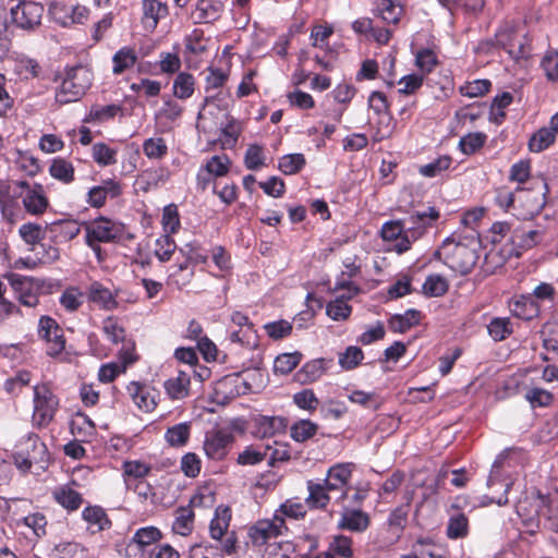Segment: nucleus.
I'll use <instances>...</instances> for the list:
<instances>
[{
	"instance_id": "obj_1",
	"label": "nucleus",
	"mask_w": 558,
	"mask_h": 558,
	"mask_svg": "<svg viewBox=\"0 0 558 558\" xmlns=\"http://www.w3.org/2000/svg\"><path fill=\"white\" fill-rule=\"evenodd\" d=\"M433 258L442 262L456 272L468 275L476 265L478 253L475 246L447 238L434 252Z\"/></svg>"
},
{
	"instance_id": "obj_2",
	"label": "nucleus",
	"mask_w": 558,
	"mask_h": 558,
	"mask_svg": "<svg viewBox=\"0 0 558 558\" xmlns=\"http://www.w3.org/2000/svg\"><path fill=\"white\" fill-rule=\"evenodd\" d=\"M93 73L83 65L72 66L65 70V75L60 87L56 92V100L60 105H66L80 100L90 87Z\"/></svg>"
},
{
	"instance_id": "obj_3",
	"label": "nucleus",
	"mask_w": 558,
	"mask_h": 558,
	"mask_svg": "<svg viewBox=\"0 0 558 558\" xmlns=\"http://www.w3.org/2000/svg\"><path fill=\"white\" fill-rule=\"evenodd\" d=\"M438 218L439 211L435 207H428L425 211H416L404 218V235L395 244V250L399 254L409 251L412 243L421 239Z\"/></svg>"
},
{
	"instance_id": "obj_4",
	"label": "nucleus",
	"mask_w": 558,
	"mask_h": 558,
	"mask_svg": "<svg viewBox=\"0 0 558 558\" xmlns=\"http://www.w3.org/2000/svg\"><path fill=\"white\" fill-rule=\"evenodd\" d=\"M44 5L32 0H21L10 8L11 23L17 28L33 33L41 25Z\"/></svg>"
},
{
	"instance_id": "obj_5",
	"label": "nucleus",
	"mask_w": 558,
	"mask_h": 558,
	"mask_svg": "<svg viewBox=\"0 0 558 558\" xmlns=\"http://www.w3.org/2000/svg\"><path fill=\"white\" fill-rule=\"evenodd\" d=\"M3 278L9 282L19 303L26 307H35L39 303L43 282L39 279L8 272Z\"/></svg>"
},
{
	"instance_id": "obj_6",
	"label": "nucleus",
	"mask_w": 558,
	"mask_h": 558,
	"mask_svg": "<svg viewBox=\"0 0 558 558\" xmlns=\"http://www.w3.org/2000/svg\"><path fill=\"white\" fill-rule=\"evenodd\" d=\"M58 407L57 396L46 384L34 387L33 422L35 425L47 426L53 420Z\"/></svg>"
},
{
	"instance_id": "obj_7",
	"label": "nucleus",
	"mask_w": 558,
	"mask_h": 558,
	"mask_svg": "<svg viewBox=\"0 0 558 558\" xmlns=\"http://www.w3.org/2000/svg\"><path fill=\"white\" fill-rule=\"evenodd\" d=\"M86 235L85 241L87 245L90 242H114L122 238L124 227L122 223L112 221L105 217H99L89 223H84Z\"/></svg>"
},
{
	"instance_id": "obj_8",
	"label": "nucleus",
	"mask_w": 558,
	"mask_h": 558,
	"mask_svg": "<svg viewBox=\"0 0 558 558\" xmlns=\"http://www.w3.org/2000/svg\"><path fill=\"white\" fill-rule=\"evenodd\" d=\"M38 336L46 342V353L56 357L65 349V337L63 329L50 316H41L38 323Z\"/></svg>"
},
{
	"instance_id": "obj_9",
	"label": "nucleus",
	"mask_w": 558,
	"mask_h": 558,
	"mask_svg": "<svg viewBox=\"0 0 558 558\" xmlns=\"http://www.w3.org/2000/svg\"><path fill=\"white\" fill-rule=\"evenodd\" d=\"M368 106L378 116L376 122L378 140L389 137L392 134L393 125L386 95L381 92H373L368 97Z\"/></svg>"
},
{
	"instance_id": "obj_10",
	"label": "nucleus",
	"mask_w": 558,
	"mask_h": 558,
	"mask_svg": "<svg viewBox=\"0 0 558 558\" xmlns=\"http://www.w3.org/2000/svg\"><path fill=\"white\" fill-rule=\"evenodd\" d=\"M233 441L234 436L232 433L223 429H216L206 433L203 448L207 458L215 461H221L229 453Z\"/></svg>"
},
{
	"instance_id": "obj_11",
	"label": "nucleus",
	"mask_w": 558,
	"mask_h": 558,
	"mask_svg": "<svg viewBox=\"0 0 558 558\" xmlns=\"http://www.w3.org/2000/svg\"><path fill=\"white\" fill-rule=\"evenodd\" d=\"M284 519L275 513L272 520L258 521L248 531V536L255 546H263L269 539L275 538L287 531Z\"/></svg>"
},
{
	"instance_id": "obj_12",
	"label": "nucleus",
	"mask_w": 558,
	"mask_h": 558,
	"mask_svg": "<svg viewBox=\"0 0 558 558\" xmlns=\"http://www.w3.org/2000/svg\"><path fill=\"white\" fill-rule=\"evenodd\" d=\"M134 343H128L122 347L119 352V360L121 363H108L104 364L98 372V378L101 383H111L116 379L118 375L124 373L129 365L133 364L136 361V355L134 354Z\"/></svg>"
},
{
	"instance_id": "obj_13",
	"label": "nucleus",
	"mask_w": 558,
	"mask_h": 558,
	"mask_svg": "<svg viewBox=\"0 0 558 558\" xmlns=\"http://www.w3.org/2000/svg\"><path fill=\"white\" fill-rule=\"evenodd\" d=\"M126 391L140 410L149 413L156 409L158 391L154 387L138 381H131L126 386Z\"/></svg>"
},
{
	"instance_id": "obj_14",
	"label": "nucleus",
	"mask_w": 558,
	"mask_h": 558,
	"mask_svg": "<svg viewBox=\"0 0 558 558\" xmlns=\"http://www.w3.org/2000/svg\"><path fill=\"white\" fill-rule=\"evenodd\" d=\"M17 184L24 190L22 193V202L25 210L32 215L45 213L49 202L43 191V186L39 184L31 186L26 181H20Z\"/></svg>"
},
{
	"instance_id": "obj_15",
	"label": "nucleus",
	"mask_w": 558,
	"mask_h": 558,
	"mask_svg": "<svg viewBox=\"0 0 558 558\" xmlns=\"http://www.w3.org/2000/svg\"><path fill=\"white\" fill-rule=\"evenodd\" d=\"M352 469L351 464H337L328 470L327 477L324 481V485L331 493H339L336 501H340L347 498L348 492L345 486L351 477Z\"/></svg>"
},
{
	"instance_id": "obj_16",
	"label": "nucleus",
	"mask_w": 558,
	"mask_h": 558,
	"mask_svg": "<svg viewBox=\"0 0 558 558\" xmlns=\"http://www.w3.org/2000/svg\"><path fill=\"white\" fill-rule=\"evenodd\" d=\"M46 232L51 243H66L76 238L81 232V225L76 220L62 219L46 225Z\"/></svg>"
},
{
	"instance_id": "obj_17",
	"label": "nucleus",
	"mask_w": 558,
	"mask_h": 558,
	"mask_svg": "<svg viewBox=\"0 0 558 558\" xmlns=\"http://www.w3.org/2000/svg\"><path fill=\"white\" fill-rule=\"evenodd\" d=\"M287 428V420L282 416L258 415L254 418V436L269 438L281 434Z\"/></svg>"
},
{
	"instance_id": "obj_18",
	"label": "nucleus",
	"mask_w": 558,
	"mask_h": 558,
	"mask_svg": "<svg viewBox=\"0 0 558 558\" xmlns=\"http://www.w3.org/2000/svg\"><path fill=\"white\" fill-rule=\"evenodd\" d=\"M511 314L524 320H531L539 315V304L532 295L522 294L513 299L510 304Z\"/></svg>"
},
{
	"instance_id": "obj_19",
	"label": "nucleus",
	"mask_w": 558,
	"mask_h": 558,
	"mask_svg": "<svg viewBox=\"0 0 558 558\" xmlns=\"http://www.w3.org/2000/svg\"><path fill=\"white\" fill-rule=\"evenodd\" d=\"M143 17L144 27L154 31L159 21L168 15V7L160 0H143Z\"/></svg>"
},
{
	"instance_id": "obj_20",
	"label": "nucleus",
	"mask_w": 558,
	"mask_h": 558,
	"mask_svg": "<svg viewBox=\"0 0 558 558\" xmlns=\"http://www.w3.org/2000/svg\"><path fill=\"white\" fill-rule=\"evenodd\" d=\"M62 9L60 3H52L49 8V13L53 17L56 22L63 26H68L70 24H83L88 19L89 11L84 5H75L69 9V14H64V16H59L58 11Z\"/></svg>"
},
{
	"instance_id": "obj_21",
	"label": "nucleus",
	"mask_w": 558,
	"mask_h": 558,
	"mask_svg": "<svg viewBox=\"0 0 558 558\" xmlns=\"http://www.w3.org/2000/svg\"><path fill=\"white\" fill-rule=\"evenodd\" d=\"M191 377L189 373L179 371L175 377L167 379L163 384L167 395L173 400L189 396Z\"/></svg>"
},
{
	"instance_id": "obj_22",
	"label": "nucleus",
	"mask_w": 558,
	"mask_h": 558,
	"mask_svg": "<svg viewBox=\"0 0 558 558\" xmlns=\"http://www.w3.org/2000/svg\"><path fill=\"white\" fill-rule=\"evenodd\" d=\"M369 525V518L367 513L361 510L344 509L341 519L338 523V527L342 530H349L353 532H363Z\"/></svg>"
},
{
	"instance_id": "obj_23",
	"label": "nucleus",
	"mask_w": 558,
	"mask_h": 558,
	"mask_svg": "<svg viewBox=\"0 0 558 558\" xmlns=\"http://www.w3.org/2000/svg\"><path fill=\"white\" fill-rule=\"evenodd\" d=\"M231 521V510L227 506H218L215 517L210 521L209 532L214 539L221 541L225 534L229 533Z\"/></svg>"
},
{
	"instance_id": "obj_24",
	"label": "nucleus",
	"mask_w": 558,
	"mask_h": 558,
	"mask_svg": "<svg viewBox=\"0 0 558 558\" xmlns=\"http://www.w3.org/2000/svg\"><path fill=\"white\" fill-rule=\"evenodd\" d=\"M422 314L416 310H408L404 314L392 315L388 320L389 329L403 333L420 324Z\"/></svg>"
},
{
	"instance_id": "obj_25",
	"label": "nucleus",
	"mask_w": 558,
	"mask_h": 558,
	"mask_svg": "<svg viewBox=\"0 0 558 558\" xmlns=\"http://www.w3.org/2000/svg\"><path fill=\"white\" fill-rule=\"evenodd\" d=\"M88 299L100 307L111 311L118 307V302L112 292L99 282H93L88 288Z\"/></svg>"
},
{
	"instance_id": "obj_26",
	"label": "nucleus",
	"mask_w": 558,
	"mask_h": 558,
	"mask_svg": "<svg viewBox=\"0 0 558 558\" xmlns=\"http://www.w3.org/2000/svg\"><path fill=\"white\" fill-rule=\"evenodd\" d=\"M308 496L305 499L307 506L313 509H324L329 504L330 490L322 483L307 482Z\"/></svg>"
},
{
	"instance_id": "obj_27",
	"label": "nucleus",
	"mask_w": 558,
	"mask_h": 558,
	"mask_svg": "<svg viewBox=\"0 0 558 558\" xmlns=\"http://www.w3.org/2000/svg\"><path fill=\"white\" fill-rule=\"evenodd\" d=\"M52 495L54 500L68 511H75L83 504L82 495L65 485L57 487Z\"/></svg>"
},
{
	"instance_id": "obj_28",
	"label": "nucleus",
	"mask_w": 558,
	"mask_h": 558,
	"mask_svg": "<svg viewBox=\"0 0 558 558\" xmlns=\"http://www.w3.org/2000/svg\"><path fill=\"white\" fill-rule=\"evenodd\" d=\"M327 369V362L325 359H315L302 366L296 373V379L301 384H310L319 379Z\"/></svg>"
},
{
	"instance_id": "obj_29",
	"label": "nucleus",
	"mask_w": 558,
	"mask_h": 558,
	"mask_svg": "<svg viewBox=\"0 0 558 558\" xmlns=\"http://www.w3.org/2000/svg\"><path fill=\"white\" fill-rule=\"evenodd\" d=\"M82 517L90 526L96 527L93 533L108 530L111 526L110 519L100 506L86 507L82 512Z\"/></svg>"
},
{
	"instance_id": "obj_30",
	"label": "nucleus",
	"mask_w": 558,
	"mask_h": 558,
	"mask_svg": "<svg viewBox=\"0 0 558 558\" xmlns=\"http://www.w3.org/2000/svg\"><path fill=\"white\" fill-rule=\"evenodd\" d=\"M409 512L410 502H407L393 509L389 514L388 527L398 538L407 526Z\"/></svg>"
},
{
	"instance_id": "obj_31",
	"label": "nucleus",
	"mask_w": 558,
	"mask_h": 558,
	"mask_svg": "<svg viewBox=\"0 0 558 558\" xmlns=\"http://www.w3.org/2000/svg\"><path fill=\"white\" fill-rule=\"evenodd\" d=\"M555 132L549 126L541 128L529 140V149L532 153H541L555 143Z\"/></svg>"
},
{
	"instance_id": "obj_32",
	"label": "nucleus",
	"mask_w": 558,
	"mask_h": 558,
	"mask_svg": "<svg viewBox=\"0 0 558 558\" xmlns=\"http://www.w3.org/2000/svg\"><path fill=\"white\" fill-rule=\"evenodd\" d=\"M175 514L172 523L173 532L182 536L189 535L193 530V510L190 507H180L177 509Z\"/></svg>"
},
{
	"instance_id": "obj_33",
	"label": "nucleus",
	"mask_w": 558,
	"mask_h": 558,
	"mask_svg": "<svg viewBox=\"0 0 558 558\" xmlns=\"http://www.w3.org/2000/svg\"><path fill=\"white\" fill-rule=\"evenodd\" d=\"M195 90V78L187 72H180L173 81V95L179 99L190 98Z\"/></svg>"
},
{
	"instance_id": "obj_34",
	"label": "nucleus",
	"mask_w": 558,
	"mask_h": 558,
	"mask_svg": "<svg viewBox=\"0 0 558 558\" xmlns=\"http://www.w3.org/2000/svg\"><path fill=\"white\" fill-rule=\"evenodd\" d=\"M136 61L137 56L135 50L130 47H123L120 50H118L112 58V72L114 74H121L125 70L131 69L136 63Z\"/></svg>"
},
{
	"instance_id": "obj_35",
	"label": "nucleus",
	"mask_w": 558,
	"mask_h": 558,
	"mask_svg": "<svg viewBox=\"0 0 558 558\" xmlns=\"http://www.w3.org/2000/svg\"><path fill=\"white\" fill-rule=\"evenodd\" d=\"M49 173L52 178L64 184H69L74 180V167L70 161L63 158H56L51 161Z\"/></svg>"
},
{
	"instance_id": "obj_36",
	"label": "nucleus",
	"mask_w": 558,
	"mask_h": 558,
	"mask_svg": "<svg viewBox=\"0 0 558 558\" xmlns=\"http://www.w3.org/2000/svg\"><path fill=\"white\" fill-rule=\"evenodd\" d=\"M102 331L112 343L123 342V347L131 341H125L126 331L120 320L116 317H107L102 322Z\"/></svg>"
},
{
	"instance_id": "obj_37",
	"label": "nucleus",
	"mask_w": 558,
	"mask_h": 558,
	"mask_svg": "<svg viewBox=\"0 0 558 558\" xmlns=\"http://www.w3.org/2000/svg\"><path fill=\"white\" fill-rule=\"evenodd\" d=\"M198 20L203 23L216 21L220 16L222 3L217 0H199L196 5Z\"/></svg>"
},
{
	"instance_id": "obj_38",
	"label": "nucleus",
	"mask_w": 558,
	"mask_h": 558,
	"mask_svg": "<svg viewBox=\"0 0 558 558\" xmlns=\"http://www.w3.org/2000/svg\"><path fill=\"white\" fill-rule=\"evenodd\" d=\"M194 276V268L187 264V262L179 263L172 267V271L169 275V280L178 289H182L187 286Z\"/></svg>"
},
{
	"instance_id": "obj_39",
	"label": "nucleus",
	"mask_w": 558,
	"mask_h": 558,
	"mask_svg": "<svg viewBox=\"0 0 558 558\" xmlns=\"http://www.w3.org/2000/svg\"><path fill=\"white\" fill-rule=\"evenodd\" d=\"M19 233L24 242L29 245L40 244L43 240L48 238L46 227L41 228L40 225L32 222L22 225L20 227Z\"/></svg>"
},
{
	"instance_id": "obj_40",
	"label": "nucleus",
	"mask_w": 558,
	"mask_h": 558,
	"mask_svg": "<svg viewBox=\"0 0 558 558\" xmlns=\"http://www.w3.org/2000/svg\"><path fill=\"white\" fill-rule=\"evenodd\" d=\"M487 330L495 341H502L513 332L510 318L508 317L493 318L487 326Z\"/></svg>"
},
{
	"instance_id": "obj_41",
	"label": "nucleus",
	"mask_w": 558,
	"mask_h": 558,
	"mask_svg": "<svg viewBox=\"0 0 558 558\" xmlns=\"http://www.w3.org/2000/svg\"><path fill=\"white\" fill-rule=\"evenodd\" d=\"M496 45L505 49L508 53L517 41L515 25L512 23H504L495 34Z\"/></svg>"
},
{
	"instance_id": "obj_42",
	"label": "nucleus",
	"mask_w": 558,
	"mask_h": 558,
	"mask_svg": "<svg viewBox=\"0 0 558 558\" xmlns=\"http://www.w3.org/2000/svg\"><path fill=\"white\" fill-rule=\"evenodd\" d=\"M190 430L191 426L189 423H180L169 427L165 434V438L170 446L181 447L189 440Z\"/></svg>"
},
{
	"instance_id": "obj_43",
	"label": "nucleus",
	"mask_w": 558,
	"mask_h": 558,
	"mask_svg": "<svg viewBox=\"0 0 558 558\" xmlns=\"http://www.w3.org/2000/svg\"><path fill=\"white\" fill-rule=\"evenodd\" d=\"M542 238V231L539 230H514L511 240L519 248L529 250L535 246Z\"/></svg>"
},
{
	"instance_id": "obj_44",
	"label": "nucleus",
	"mask_w": 558,
	"mask_h": 558,
	"mask_svg": "<svg viewBox=\"0 0 558 558\" xmlns=\"http://www.w3.org/2000/svg\"><path fill=\"white\" fill-rule=\"evenodd\" d=\"M318 426L310 420H300L291 426V437L298 442H304L317 433Z\"/></svg>"
},
{
	"instance_id": "obj_45",
	"label": "nucleus",
	"mask_w": 558,
	"mask_h": 558,
	"mask_svg": "<svg viewBox=\"0 0 558 558\" xmlns=\"http://www.w3.org/2000/svg\"><path fill=\"white\" fill-rule=\"evenodd\" d=\"M423 293L429 298L441 296L448 291V282L440 275H430L423 283Z\"/></svg>"
},
{
	"instance_id": "obj_46",
	"label": "nucleus",
	"mask_w": 558,
	"mask_h": 558,
	"mask_svg": "<svg viewBox=\"0 0 558 558\" xmlns=\"http://www.w3.org/2000/svg\"><path fill=\"white\" fill-rule=\"evenodd\" d=\"M143 151L149 159H161L168 154V146L162 137H150L144 141Z\"/></svg>"
},
{
	"instance_id": "obj_47",
	"label": "nucleus",
	"mask_w": 558,
	"mask_h": 558,
	"mask_svg": "<svg viewBox=\"0 0 558 558\" xmlns=\"http://www.w3.org/2000/svg\"><path fill=\"white\" fill-rule=\"evenodd\" d=\"M301 356L298 352L278 355L274 362L275 373L281 375L289 374L299 365Z\"/></svg>"
},
{
	"instance_id": "obj_48",
	"label": "nucleus",
	"mask_w": 558,
	"mask_h": 558,
	"mask_svg": "<svg viewBox=\"0 0 558 558\" xmlns=\"http://www.w3.org/2000/svg\"><path fill=\"white\" fill-rule=\"evenodd\" d=\"M93 158L100 166H110L117 162V150L105 143H96L93 146Z\"/></svg>"
},
{
	"instance_id": "obj_49",
	"label": "nucleus",
	"mask_w": 558,
	"mask_h": 558,
	"mask_svg": "<svg viewBox=\"0 0 558 558\" xmlns=\"http://www.w3.org/2000/svg\"><path fill=\"white\" fill-rule=\"evenodd\" d=\"M229 73L220 69L209 66L205 77V93L209 94L211 90L221 88L227 83Z\"/></svg>"
},
{
	"instance_id": "obj_50",
	"label": "nucleus",
	"mask_w": 558,
	"mask_h": 558,
	"mask_svg": "<svg viewBox=\"0 0 558 558\" xmlns=\"http://www.w3.org/2000/svg\"><path fill=\"white\" fill-rule=\"evenodd\" d=\"M121 111L122 107L120 105L94 106L89 111L87 121L105 122L113 119Z\"/></svg>"
},
{
	"instance_id": "obj_51",
	"label": "nucleus",
	"mask_w": 558,
	"mask_h": 558,
	"mask_svg": "<svg viewBox=\"0 0 558 558\" xmlns=\"http://www.w3.org/2000/svg\"><path fill=\"white\" fill-rule=\"evenodd\" d=\"M469 520L465 514L460 513L450 518L447 525V536L456 539L466 536Z\"/></svg>"
},
{
	"instance_id": "obj_52",
	"label": "nucleus",
	"mask_w": 558,
	"mask_h": 558,
	"mask_svg": "<svg viewBox=\"0 0 558 558\" xmlns=\"http://www.w3.org/2000/svg\"><path fill=\"white\" fill-rule=\"evenodd\" d=\"M451 162V157L441 156L427 165L421 166L418 171L423 177L434 178L447 170Z\"/></svg>"
},
{
	"instance_id": "obj_53",
	"label": "nucleus",
	"mask_w": 558,
	"mask_h": 558,
	"mask_svg": "<svg viewBox=\"0 0 558 558\" xmlns=\"http://www.w3.org/2000/svg\"><path fill=\"white\" fill-rule=\"evenodd\" d=\"M177 245L170 234H165L156 240L155 255L160 262L170 260Z\"/></svg>"
},
{
	"instance_id": "obj_54",
	"label": "nucleus",
	"mask_w": 558,
	"mask_h": 558,
	"mask_svg": "<svg viewBox=\"0 0 558 558\" xmlns=\"http://www.w3.org/2000/svg\"><path fill=\"white\" fill-rule=\"evenodd\" d=\"M268 450H270V446H266L264 450L248 446L239 454L238 463L241 465H255L266 458Z\"/></svg>"
},
{
	"instance_id": "obj_55",
	"label": "nucleus",
	"mask_w": 558,
	"mask_h": 558,
	"mask_svg": "<svg viewBox=\"0 0 558 558\" xmlns=\"http://www.w3.org/2000/svg\"><path fill=\"white\" fill-rule=\"evenodd\" d=\"M231 161L227 155L213 156L207 161L205 171L207 174H211L214 177H222L228 173Z\"/></svg>"
},
{
	"instance_id": "obj_56",
	"label": "nucleus",
	"mask_w": 558,
	"mask_h": 558,
	"mask_svg": "<svg viewBox=\"0 0 558 558\" xmlns=\"http://www.w3.org/2000/svg\"><path fill=\"white\" fill-rule=\"evenodd\" d=\"M363 351L355 345L348 347L339 356V364L344 369L355 368L363 360Z\"/></svg>"
},
{
	"instance_id": "obj_57",
	"label": "nucleus",
	"mask_w": 558,
	"mask_h": 558,
	"mask_svg": "<svg viewBox=\"0 0 558 558\" xmlns=\"http://www.w3.org/2000/svg\"><path fill=\"white\" fill-rule=\"evenodd\" d=\"M305 165V158L302 154H290L283 156L279 161V169L284 174H294Z\"/></svg>"
},
{
	"instance_id": "obj_58",
	"label": "nucleus",
	"mask_w": 558,
	"mask_h": 558,
	"mask_svg": "<svg viewBox=\"0 0 558 558\" xmlns=\"http://www.w3.org/2000/svg\"><path fill=\"white\" fill-rule=\"evenodd\" d=\"M276 513L281 515L283 519L284 517H288L294 520H299L305 517L306 509L302 502L288 499L280 506Z\"/></svg>"
},
{
	"instance_id": "obj_59",
	"label": "nucleus",
	"mask_w": 558,
	"mask_h": 558,
	"mask_svg": "<svg viewBox=\"0 0 558 558\" xmlns=\"http://www.w3.org/2000/svg\"><path fill=\"white\" fill-rule=\"evenodd\" d=\"M380 234L385 241H396V243L400 242L404 235L403 219L384 223Z\"/></svg>"
},
{
	"instance_id": "obj_60",
	"label": "nucleus",
	"mask_w": 558,
	"mask_h": 558,
	"mask_svg": "<svg viewBox=\"0 0 558 558\" xmlns=\"http://www.w3.org/2000/svg\"><path fill=\"white\" fill-rule=\"evenodd\" d=\"M485 140L486 136L482 133H469L461 137L459 147L463 154L471 155L484 145Z\"/></svg>"
},
{
	"instance_id": "obj_61",
	"label": "nucleus",
	"mask_w": 558,
	"mask_h": 558,
	"mask_svg": "<svg viewBox=\"0 0 558 558\" xmlns=\"http://www.w3.org/2000/svg\"><path fill=\"white\" fill-rule=\"evenodd\" d=\"M161 538V532L154 526L142 527L133 536V542L140 547L148 546Z\"/></svg>"
},
{
	"instance_id": "obj_62",
	"label": "nucleus",
	"mask_w": 558,
	"mask_h": 558,
	"mask_svg": "<svg viewBox=\"0 0 558 558\" xmlns=\"http://www.w3.org/2000/svg\"><path fill=\"white\" fill-rule=\"evenodd\" d=\"M179 252L185 257L184 262L191 264H201L207 260V255L197 243H187L179 248Z\"/></svg>"
},
{
	"instance_id": "obj_63",
	"label": "nucleus",
	"mask_w": 558,
	"mask_h": 558,
	"mask_svg": "<svg viewBox=\"0 0 558 558\" xmlns=\"http://www.w3.org/2000/svg\"><path fill=\"white\" fill-rule=\"evenodd\" d=\"M492 86L488 80H476L460 87L463 96L475 98L485 95Z\"/></svg>"
},
{
	"instance_id": "obj_64",
	"label": "nucleus",
	"mask_w": 558,
	"mask_h": 558,
	"mask_svg": "<svg viewBox=\"0 0 558 558\" xmlns=\"http://www.w3.org/2000/svg\"><path fill=\"white\" fill-rule=\"evenodd\" d=\"M526 400L533 408L535 407H548L553 400V395L542 388H532L525 395Z\"/></svg>"
}]
</instances>
